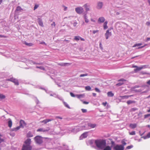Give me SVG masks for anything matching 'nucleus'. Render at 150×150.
<instances>
[{
	"label": "nucleus",
	"mask_w": 150,
	"mask_h": 150,
	"mask_svg": "<svg viewBox=\"0 0 150 150\" xmlns=\"http://www.w3.org/2000/svg\"><path fill=\"white\" fill-rule=\"evenodd\" d=\"M106 142L105 140L100 139L95 140V144L100 150H103L106 146Z\"/></svg>",
	"instance_id": "nucleus-1"
},
{
	"label": "nucleus",
	"mask_w": 150,
	"mask_h": 150,
	"mask_svg": "<svg viewBox=\"0 0 150 150\" xmlns=\"http://www.w3.org/2000/svg\"><path fill=\"white\" fill-rule=\"evenodd\" d=\"M89 129L86 123H82L79 125L76 129L78 131H79L83 130H87Z\"/></svg>",
	"instance_id": "nucleus-2"
},
{
	"label": "nucleus",
	"mask_w": 150,
	"mask_h": 150,
	"mask_svg": "<svg viewBox=\"0 0 150 150\" xmlns=\"http://www.w3.org/2000/svg\"><path fill=\"white\" fill-rule=\"evenodd\" d=\"M34 139L36 143L39 144H41L43 142L42 138L40 136H36L34 137Z\"/></svg>",
	"instance_id": "nucleus-3"
},
{
	"label": "nucleus",
	"mask_w": 150,
	"mask_h": 150,
	"mask_svg": "<svg viewBox=\"0 0 150 150\" xmlns=\"http://www.w3.org/2000/svg\"><path fill=\"white\" fill-rule=\"evenodd\" d=\"M110 142H111V146H105V147L103 148V150H111L112 148L115 145V142L112 141V139H110Z\"/></svg>",
	"instance_id": "nucleus-4"
},
{
	"label": "nucleus",
	"mask_w": 150,
	"mask_h": 150,
	"mask_svg": "<svg viewBox=\"0 0 150 150\" xmlns=\"http://www.w3.org/2000/svg\"><path fill=\"white\" fill-rule=\"evenodd\" d=\"M124 147L120 145L117 144L113 146L114 150H124Z\"/></svg>",
	"instance_id": "nucleus-5"
},
{
	"label": "nucleus",
	"mask_w": 150,
	"mask_h": 150,
	"mask_svg": "<svg viewBox=\"0 0 150 150\" xmlns=\"http://www.w3.org/2000/svg\"><path fill=\"white\" fill-rule=\"evenodd\" d=\"M75 10L76 12L79 14L82 13L84 11L83 8L81 7H79L75 8Z\"/></svg>",
	"instance_id": "nucleus-6"
},
{
	"label": "nucleus",
	"mask_w": 150,
	"mask_h": 150,
	"mask_svg": "<svg viewBox=\"0 0 150 150\" xmlns=\"http://www.w3.org/2000/svg\"><path fill=\"white\" fill-rule=\"evenodd\" d=\"M6 80L13 82L16 85H19V83L18 80L13 78H12L9 79H7Z\"/></svg>",
	"instance_id": "nucleus-7"
},
{
	"label": "nucleus",
	"mask_w": 150,
	"mask_h": 150,
	"mask_svg": "<svg viewBox=\"0 0 150 150\" xmlns=\"http://www.w3.org/2000/svg\"><path fill=\"white\" fill-rule=\"evenodd\" d=\"M32 147L30 145L23 144V146L22 150H31Z\"/></svg>",
	"instance_id": "nucleus-8"
},
{
	"label": "nucleus",
	"mask_w": 150,
	"mask_h": 150,
	"mask_svg": "<svg viewBox=\"0 0 150 150\" xmlns=\"http://www.w3.org/2000/svg\"><path fill=\"white\" fill-rule=\"evenodd\" d=\"M103 6V2H102L98 1L97 3L96 8L98 9H100L102 8Z\"/></svg>",
	"instance_id": "nucleus-9"
},
{
	"label": "nucleus",
	"mask_w": 150,
	"mask_h": 150,
	"mask_svg": "<svg viewBox=\"0 0 150 150\" xmlns=\"http://www.w3.org/2000/svg\"><path fill=\"white\" fill-rule=\"evenodd\" d=\"M126 81V80L123 79H121L118 80V81H119L120 82L116 84V86H120L123 84Z\"/></svg>",
	"instance_id": "nucleus-10"
},
{
	"label": "nucleus",
	"mask_w": 150,
	"mask_h": 150,
	"mask_svg": "<svg viewBox=\"0 0 150 150\" xmlns=\"http://www.w3.org/2000/svg\"><path fill=\"white\" fill-rule=\"evenodd\" d=\"M112 35V33L111 32H109V30H107L105 33V36L106 39H108L109 37H110Z\"/></svg>",
	"instance_id": "nucleus-11"
},
{
	"label": "nucleus",
	"mask_w": 150,
	"mask_h": 150,
	"mask_svg": "<svg viewBox=\"0 0 150 150\" xmlns=\"http://www.w3.org/2000/svg\"><path fill=\"white\" fill-rule=\"evenodd\" d=\"M88 127L89 128V127H90L91 128H93L95 127L97 125L96 124H92L91 123H88L87 124Z\"/></svg>",
	"instance_id": "nucleus-12"
},
{
	"label": "nucleus",
	"mask_w": 150,
	"mask_h": 150,
	"mask_svg": "<svg viewBox=\"0 0 150 150\" xmlns=\"http://www.w3.org/2000/svg\"><path fill=\"white\" fill-rule=\"evenodd\" d=\"M105 19L103 17H100L99 18L98 20V23H103L105 22Z\"/></svg>",
	"instance_id": "nucleus-13"
},
{
	"label": "nucleus",
	"mask_w": 150,
	"mask_h": 150,
	"mask_svg": "<svg viewBox=\"0 0 150 150\" xmlns=\"http://www.w3.org/2000/svg\"><path fill=\"white\" fill-rule=\"evenodd\" d=\"M54 120V119L51 118L50 119H46L40 122V123H44V124H46L47 123Z\"/></svg>",
	"instance_id": "nucleus-14"
},
{
	"label": "nucleus",
	"mask_w": 150,
	"mask_h": 150,
	"mask_svg": "<svg viewBox=\"0 0 150 150\" xmlns=\"http://www.w3.org/2000/svg\"><path fill=\"white\" fill-rule=\"evenodd\" d=\"M88 132H86L83 133L80 137V139H82L83 138H86L88 136Z\"/></svg>",
	"instance_id": "nucleus-15"
},
{
	"label": "nucleus",
	"mask_w": 150,
	"mask_h": 150,
	"mask_svg": "<svg viewBox=\"0 0 150 150\" xmlns=\"http://www.w3.org/2000/svg\"><path fill=\"white\" fill-rule=\"evenodd\" d=\"M20 126L22 127H24L26 125V124L25 123V122L23 120H21L20 121Z\"/></svg>",
	"instance_id": "nucleus-16"
},
{
	"label": "nucleus",
	"mask_w": 150,
	"mask_h": 150,
	"mask_svg": "<svg viewBox=\"0 0 150 150\" xmlns=\"http://www.w3.org/2000/svg\"><path fill=\"white\" fill-rule=\"evenodd\" d=\"M89 5L87 4H85L83 6V7L85 9V10L86 11H88L90 10Z\"/></svg>",
	"instance_id": "nucleus-17"
},
{
	"label": "nucleus",
	"mask_w": 150,
	"mask_h": 150,
	"mask_svg": "<svg viewBox=\"0 0 150 150\" xmlns=\"http://www.w3.org/2000/svg\"><path fill=\"white\" fill-rule=\"evenodd\" d=\"M144 67V66H141L140 67H137V68L134 69V72L136 73L138 71H140L143 69Z\"/></svg>",
	"instance_id": "nucleus-18"
},
{
	"label": "nucleus",
	"mask_w": 150,
	"mask_h": 150,
	"mask_svg": "<svg viewBox=\"0 0 150 150\" xmlns=\"http://www.w3.org/2000/svg\"><path fill=\"white\" fill-rule=\"evenodd\" d=\"M71 64V63H61L59 64V65L63 66H68L70 65Z\"/></svg>",
	"instance_id": "nucleus-19"
},
{
	"label": "nucleus",
	"mask_w": 150,
	"mask_h": 150,
	"mask_svg": "<svg viewBox=\"0 0 150 150\" xmlns=\"http://www.w3.org/2000/svg\"><path fill=\"white\" fill-rule=\"evenodd\" d=\"M31 142V139H28L25 142H24V143H25V144L26 145H30Z\"/></svg>",
	"instance_id": "nucleus-20"
},
{
	"label": "nucleus",
	"mask_w": 150,
	"mask_h": 150,
	"mask_svg": "<svg viewBox=\"0 0 150 150\" xmlns=\"http://www.w3.org/2000/svg\"><path fill=\"white\" fill-rule=\"evenodd\" d=\"M137 126V124L135 123L132 124L131 123L129 125L130 128L132 129H134Z\"/></svg>",
	"instance_id": "nucleus-21"
},
{
	"label": "nucleus",
	"mask_w": 150,
	"mask_h": 150,
	"mask_svg": "<svg viewBox=\"0 0 150 150\" xmlns=\"http://www.w3.org/2000/svg\"><path fill=\"white\" fill-rule=\"evenodd\" d=\"M8 126L11 128L12 125V122L11 120V119L9 118L8 119Z\"/></svg>",
	"instance_id": "nucleus-22"
},
{
	"label": "nucleus",
	"mask_w": 150,
	"mask_h": 150,
	"mask_svg": "<svg viewBox=\"0 0 150 150\" xmlns=\"http://www.w3.org/2000/svg\"><path fill=\"white\" fill-rule=\"evenodd\" d=\"M88 143L90 144V145H92L94 143L95 144V140H91L88 141Z\"/></svg>",
	"instance_id": "nucleus-23"
},
{
	"label": "nucleus",
	"mask_w": 150,
	"mask_h": 150,
	"mask_svg": "<svg viewBox=\"0 0 150 150\" xmlns=\"http://www.w3.org/2000/svg\"><path fill=\"white\" fill-rule=\"evenodd\" d=\"M38 22L39 25L42 27H43V25L42 20L40 18H38Z\"/></svg>",
	"instance_id": "nucleus-24"
},
{
	"label": "nucleus",
	"mask_w": 150,
	"mask_h": 150,
	"mask_svg": "<svg viewBox=\"0 0 150 150\" xmlns=\"http://www.w3.org/2000/svg\"><path fill=\"white\" fill-rule=\"evenodd\" d=\"M108 22L107 21H105L103 24V28L104 30L107 29L108 28V26L107 25Z\"/></svg>",
	"instance_id": "nucleus-25"
},
{
	"label": "nucleus",
	"mask_w": 150,
	"mask_h": 150,
	"mask_svg": "<svg viewBox=\"0 0 150 150\" xmlns=\"http://www.w3.org/2000/svg\"><path fill=\"white\" fill-rule=\"evenodd\" d=\"M33 136V134L30 132H29L27 134V137H31Z\"/></svg>",
	"instance_id": "nucleus-26"
},
{
	"label": "nucleus",
	"mask_w": 150,
	"mask_h": 150,
	"mask_svg": "<svg viewBox=\"0 0 150 150\" xmlns=\"http://www.w3.org/2000/svg\"><path fill=\"white\" fill-rule=\"evenodd\" d=\"M83 18L84 19V20H85V22L86 23H88L89 22V21L88 19V17H87L86 14H85L84 15Z\"/></svg>",
	"instance_id": "nucleus-27"
},
{
	"label": "nucleus",
	"mask_w": 150,
	"mask_h": 150,
	"mask_svg": "<svg viewBox=\"0 0 150 150\" xmlns=\"http://www.w3.org/2000/svg\"><path fill=\"white\" fill-rule=\"evenodd\" d=\"M107 95L108 96L112 97L114 96V94L111 91H109L108 92Z\"/></svg>",
	"instance_id": "nucleus-28"
},
{
	"label": "nucleus",
	"mask_w": 150,
	"mask_h": 150,
	"mask_svg": "<svg viewBox=\"0 0 150 150\" xmlns=\"http://www.w3.org/2000/svg\"><path fill=\"white\" fill-rule=\"evenodd\" d=\"M49 130V129H44L42 128H40L39 129H38L37 130V132H46L48 131Z\"/></svg>",
	"instance_id": "nucleus-29"
},
{
	"label": "nucleus",
	"mask_w": 150,
	"mask_h": 150,
	"mask_svg": "<svg viewBox=\"0 0 150 150\" xmlns=\"http://www.w3.org/2000/svg\"><path fill=\"white\" fill-rule=\"evenodd\" d=\"M125 139H123L121 141V143L122 144L120 145H122V146H123V147H124V146L127 144V143L125 142Z\"/></svg>",
	"instance_id": "nucleus-30"
},
{
	"label": "nucleus",
	"mask_w": 150,
	"mask_h": 150,
	"mask_svg": "<svg viewBox=\"0 0 150 150\" xmlns=\"http://www.w3.org/2000/svg\"><path fill=\"white\" fill-rule=\"evenodd\" d=\"M84 96V94H77L76 95V97L78 98H80L82 97H83Z\"/></svg>",
	"instance_id": "nucleus-31"
},
{
	"label": "nucleus",
	"mask_w": 150,
	"mask_h": 150,
	"mask_svg": "<svg viewBox=\"0 0 150 150\" xmlns=\"http://www.w3.org/2000/svg\"><path fill=\"white\" fill-rule=\"evenodd\" d=\"M127 103L128 105H129L131 104L135 103V101L134 100H129L127 101Z\"/></svg>",
	"instance_id": "nucleus-32"
},
{
	"label": "nucleus",
	"mask_w": 150,
	"mask_h": 150,
	"mask_svg": "<svg viewBox=\"0 0 150 150\" xmlns=\"http://www.w3.org/2000/svg\"><path fill=\"white\" fill-rule=\"evenodd\" d=\"M131 96H121L122 99H127L129 97H130Z\"/></svg>",
	"instance_id": "nucleus-33"
},
{
	"label": "nucleus",
	"mask_w": 150,
	"mask_h": 150,
	"mask_svg": "<svg viewBox=\"0 0 150 150\" xmlns=\"http://www.w3.org/2000/svg\"><path fill=\"white\" fill-rule=\"evenodd\" d=\"M150 137V132L146 136H144L142 137L144 139L148 138Z\"/></svg>",
	"instance_id": "nucleus-34"
},
{
	"label": "nucleus",
	"mask_w": 150,
	"mask_h": 150,
	"mask_svg": "<svg viewBox=\"0 0 150 150\" xmlns=\"http://www.w3.org/2000/svg\"><path fill=\"white\" fill-rule=\"evenodd\" d=\"M150 137V132L146 136H144L142 137L144 139L148 138Z\"/></svg>",
	"instance_id": "nucleus-35"
},
{
	"label": "nucleus",
	"mask_w": 150,
	"mask_h": 150,
	"mask_svg": "<svg viewBox=\"0 0 150 150\" xmlns=\"http://www.w3.org/2000/svg\"><path fill=\"white\" fill-rule=\"evenodd\" d=\"M21 127L20 126H18L16 128H14L13 129V131H16L19 129Z\"/></svg>",
	"instance_id": "nucleus-36"
},
{
	"label": "nucleus",
	"mask_w": 150,
	"mask_h": 150,
	"mask_svg": "<svg viewBox=\"0 0 150 150\" xmlns=\"http://www.w3.org/2000/svg\"><path fill=\"white\" fill-rule=\"evenodd\" d=\"M85 89L87 91H90L91 90V88L89 86H86L85 87Z\"/></svg>",
	"instance_id": "nucleus-37"
},
{
	"label": "nucleus",
	"mask_w": 150,
	"mask_h": 150,
	"mask_svg": "<svg viewBox=\"0 0 150 150\" xmlns=\"http://www.w3.org/2000/svg\"><path fill=\"white\" fill-rule=\"evenodd\" d=\"M6 98L5 96L2 94L0 93V99H3L5 98Z\"/></svg>",
	"instance_id": "nucleus-38"
},
{
	"label": "nucleus",
	"mask_w": 150,
	"mask_h": 150,
	"mask_svg": "<svg viewBox=\"0 0 150 150\" xmlns=\"http://www.w3.org/2000/svg\"><path fill=\"white\" fill-rule=\"evenodd\" d=\"M80 37L79 36H75L74 39L76 41H78L80 40Z\"/></svg>",
	"instance_id": "nucleus-39"
},
{
	"label": "nucleus",
	"mask_w": 150,
	"mask_h": 150,
	"mask_svg": "<svg viewBox=\"0 0 150 150\" xmlns=\"http://www.w3.org/2000/svg\"><path fill=\"white\" fill-rule=\"evenodd\" d=\"M142 43H138V44H134L133 46L132 47H138V46H140L141 45H142Z\"/></svg>",
	"instance_id": "nucleus-40"
},
{
	"label": "nucleus",
	"mask_w": 150,
	"mask_h": 150,
	"mask_svg": "<svg viewBox=\"0 0 150 150\" xmlns=\"http://www.w3.org/2000/svg\"><path fill=\"white\" fill-rule=\"evenodd\" d=\"M36 67L37 68H39L41 70H45V68L42 66H36Z\"/></svg>",
	"instance_id": "nucleus-41"
},
{
	"label": "nucleus",
	"mask_w": 150,
	"mask_h": 150,
	"mask_svg": "<svg viewBox=\"0 0 150 150\" xmlns=\"http://www.w3.org/2000/svg\"><path fill=\"white\" fill-rule=\"evenodd\" d=\"M64 104L65 107L67 108H68L70 109V107L69 105L67 104V103L65 102H64Z\"/></svg>",
	"instance_id": "nucleus-42"
},
{
	"label": "nucleus",
	"mask_w": 150,
	"mask_h": 150,
	"mask_svg": "<svg viewBox=\"0 0 150 150\" xmlns=\"http://www.w3.org/2000/svg\"><path fill=\"white\" fill-rule=\"evenodd\" d=\"M22 10L20 6H18L17 7L16 11H20Z\"/></svg>",
	"instance_id": "nucleus-43"
},
{
	"label": "nucleus",
	"mask_w": 150,
	"mask_h": 150,
	"mask_svg": "<svg viewBox=\"0 0 150 150\" xmlns=\"http://www.w3.org/2000/svg\"><path fill=\"white\" fill-rule=\"evenodd\" d=\"M133 147V146L132 145H131L130 146H127L126 148V149H130L132 148Z\"/></svg>",
	"instance_id": "nucleus-44"
},
{
	"label": "nucleus",
	"mask_w": 150,
	"mask_h": 150,
	"mask_svg": "<svg viewBox=\"0 0 150 150\" xmlns=\"http://www.w3.org/2000/svg\"><path fill=\"white\" fill-rule=\"evenodd\" d=\"M150 116V114L145 115H144V119H145Z\"/></svg>",
	"instance_id": "nucleus-45"
},
{
	"label": "nucleus",
	"mask_w": 150,
	"mask_h": 150,
	"mask_svg": "<svg viewBox=\"0 0 150 150\" xmlns=\"http://www.w3.org/2000/svg\"><path fill=\"white\" fill-rule=\"evenodd\" d=\"M129 134L130 135H133L135 134V132L134 131H132L131 132H129Z\"/></svg>",
	"instance_id": "nucleus-46"
},
{
	"label": "nucleus",
	"mask_w": 150,
	"mask_h": 150,
	"mask_svg": "<svg viewBox=\"0 0 150 150\" xmlns=\"http://www.w3.org/2000/svg\"><path fill=\"white\" fill-rule=\"evenodd\" d=\"M39 5L38 4H35V6L34 7V10H35L37 8H38V7H39Z\"/></svg>",
	"instance_id": "nucleus-47"
},
{
	"label": "nucleus",
	"mask_w": 150,
	"mask_h": 150,
	"mask_svg": "<svg viewBox=\"0 0 150 150\" xmlns=\"http://www.w3.org/2000/svg\"><path fill=\"white\" fill-rule=\"evenodd\" d=\"M70 95H71V96L72 97H76V95H74V94L72 93V92H70Z\"/></svg>",
	"instance_id": "nucleus-48"
},
{
	"label": "nucleus",
	"mask_w": 150,
	"mask_h": 150,
	"mask_svg": "<svg viewBox=\"0 0 150 150\" xmlns=\"http://www.w3.org/2000/svg\"><path fill=\"white\" fill-rule=\"evenodd\" d=\"M88 74H81L80 76L81 77L86 76H88Z\"/></svg>",
	"instance_id": "nucleus-49"
},
{
	"label": "nucleus",
	"mask_w": 150,
	"mask_h": 150,
	"mask_svg": "<svg viewBox=\"0 0 150 150\" xmlns=\"http://www.w3.org/2000/svg\"><path fill=\"white\" fill-rule=\"evenodd\" d=\"M99 32V30H94L93 31V34H95L96 33H98Z\"/></svg>",
	"instance_id": "nucleus-50"
},
{
	"label": "nucleus",
	"mask_w": 150,
	"mask_h": 150,
	"mask_svg": "<svg viewBox=\"0 0 150 150\" xmlns=\"http://www.w3.org/2000/svg\"><path fill=\"white\" fill-rule=\"evenodd\" d=\"M50 96H54L55 97H57V95H56L55 93H54L53 94H51Z\"/></svg>",
	"instance_id": "nucleus-51"
},
{
	"label": "nucleus",
	"mask_w": 150,
	"mask_h": 150,
	"mask_svg": "<svg viewBox=\"0 0 150 150\" xmlns=\"http://www.w3.org/2000/svg\"><path fill=\"white\" fill-rule=\"evenodd\" d=\"M81 110L82 111V112L83 113H85L87 112V110L86 109H81Z\"/></svg>",
	"instance_id": "nucleus-52"
},
{
	"label": "nucleus",
	"mask_w": 150,
	"mask_h": 150,
	"mask_svg": "<svg viewBox=\"0 0 150 150\" xmlns=\"http://www.w3.org/2000/svg\"><path fill=\"white\" fill-rule=\"evenodd\" d=\"M51 26L53 27H55V23L54 22H53V23L51 24Z\"/></svg>",
	"instance_id": "nucleus-53"
},
{
	"label": "nucleus",
	"mask_w": 150,
	"mask_h": 150,
	"mask_svg": "<svg viewBox=\"0 0 150 150\" xmlns=\"http://www.w3.org/2000/svg\"><path fill=\"white\" fill-rule=\"evenodd\" d=\"M115 13L116 15H118L121 14V12L120 11V12L116 11L115 12Z\"/></svg>",
	"instance_id": "nucleus-54"
},
{
	"label": "nucleus",
	"mask_w": 150,
	"mask_h": 150,
	"mask_svg": "<svg viewBox=\"0 0 150 150\" xmlns=\"http://www.w3.org/2000/svg\"><path fill=\"white\" fill-rule=\"evenodd\" d=\"M95 90L97 92H100V91L99 90V89L97 88H95Z\"/></svg>",
	"instance_id": "nucleus-55"
},
{
	"label": "nucleus",
	"mask_w": 150,
	"mask_h": 150,
	"mask_svg": "<svg viewBox=\"0 0 150 150\" xmlns=\"http://www.w3.org/2000/svg\"><path fill=\"white\" fill-rule=\"evenodd\" d=\"M35 100L37 104L38 103L39 101L36 97L35 98Z\"/></svg>",
	"instance_id": "nucleus-56"
},
{
	"label": "nucleus",
	"mask_w": 150,
	"mask_h": 150,
	"mask_svg": "<svg viewBox=\"0 0 150 150\" xmlns=\"http://www.w3.org/2000/svg\"><path fill=\"white\" fill-rule=\"evenodd\" d=\"M25 44L27 45H28L29 46H31L32 45V43H27L26 42H25Z\"/></svg>",
	"instance_id": "nucleus-57"
},
{
	"label": "nucleus",
	"mask_w": 150,
	"mask_h": 150,
	"mask_svg": "<svg viewBox=\"0 0 150 150\" xmlns=\"http://www.w3.org/2000/svg\"><path fill=\"white\" fill-rule=\"evenodd\" d=\"M63 7H64V11H66L67 10V7L65 6H63Z\"/></svg>",
	"instance_id": "nucleus-58"
},
{
	"label": "nucleus",
	"mask_w": 150,
	"mask_h": 150,
	"mask_svg": "<svg viewBox=\"0 0 150 150\" xmlns=\"http://www.w3.org/2000/svg\"><path fill=\"white\" fill-rule=\"evenodd\" d=\"M142 113L141 112H139V113L138 114V116L139 117H140L142 116Z\"/></svg>",
	"instance_id": "nucleus-59"
},
{
	"label": "nucleus",
	"mask_w": 150,
	"mask_h": 150,
	"mask_svg": "<svg viewBox=\"0 0 150 150\" xmlns=\"http://www.w3.org/2000/svg\"><path fill=\"white\" fill-rule=\"evenodd\" d=\"M77 24V23L76 22H75L73 23V26L74 27H76Z\"/></svg>",
	"instance_id": "nucleus-60"
},
{
	"label": "nucleus",
	"mask_w": 150,
	"mask_h": 150,
	"mask_svg": "<svg viewBox=\"0 0 150 150\" xmlns=\"http://www.w3.org/2000/svg\"><path fill=\"white\" fill-rule=\"evenodd\" d=\"M146 25L150 27V22H147L146 23Z\"/></svg>",
	"instance_id": "nucleus-61"
},
{
	"label": "nucleus",
	"mask_w": 150,
	"mask_h": 150,
	"mask_svg": "<svg viewBox=\"0 0 150 150\" xmlns=\"http://www.w3.org/2000/svg\"><path fill=\"white\" fill-rule=\"evenodd\" d=\"M147 45L146 44H145V45H144V46H141V47H139L138 48V49H140V48H143V47H144L145 46H146V45Z\"/></svg>",
	"instance_id": "nucleus-62"
},
{
	"label": "nucleus",
	"mask_w": 150,
	"mask_h": 150,
	"mask_svg": "<svg viewBox=\"0 0 150 150\" xmlns=\"http://www.w3.org/2000/svg\"><path fill=\"white\" fill-rule=\"evenodd\" d=\"M107 104V103L106 102H105V103H102V104L105 106H106V104Z\"/></svg>",
	"instance_id": "nucleus-63"
},
{
	"label": "nucleus",
	"mask_w": 150,
	"mask_h": 150,
	"mask_svg": "<svg viewBox=\"0 0 150 150\" xmlns=\"http://www.w3.org/2000/svg\"><path fill=\"white\" fill-rule=\"evenodd\" d=\"M83 104H87L89 103L88 102L84 101L83 102Z\"/></svg>",
	"instance_id": "nucleus-64"
}]
</instances>
